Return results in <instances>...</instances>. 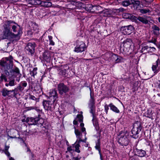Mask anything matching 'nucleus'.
Instances as JSON below:
<instances>
[{
  "label": "nucleus",
  "instance_id": "412c9836",
  "mask_svg": "<svg viewBox=\"0 0 160 160\" xmlns=\"http://www.w3.org/2000/svg\"><path fill=\"white\" fill-rule=\"evenodd\" d=\"M135 152L138 156L141 157H144L146 155V151L142 149H136Z\"/></svg>",
  "mask_w": 160,
  "mask_h": 160
},
{
  "label": "nucleus",
  "instance_id": "ddd939ff",
  "mask_svg": "<svg viewBox=\"0 0 160 160\" xmlns=\"http://www.w3.org/2000/svg\"><path fill=\"white\" fill-rule=\"evenodd\" d=\"M82 142L83 143H86L85 140H82L81 138H80L79 140H77L75 143L73 145V147L75 148V151L80 153V150H79L80 147V144Z\"/></svg>",
  "mask_w": 160,
  "mask_h": 160
},
{
  "label": "nucleus",
  "instance_id": "6e6d98bb",
  "mask_svg": "<svg viewBox=\"0 0 160 160\" xmlns=\"http://www.w3.org/2000/svg\"><path fill=\"white\" fill-rule=\"evenodd\" d=\"M105 111L106 113H107L108 112V110L109 109V108L108 106L107 105H106L105 106Z\"/></svg>",
  "mask_w": 160,
  "mask_h": 160
},
{
  "label": "nucleus",
  "instance_id": "f8f14e48",
  "mask_svg": "<svg viewBox=\"0 0 160 160\" xmlns=\"http://www.w3.org/2000/svg\"><path fill=\"white\" fill-rule=\"evenodd\" d=\"M48 97L50 100L55 102L58 98L57 91L55 89L50 90L49 93Z\"/></svg>",
  "mask_w": 160,
  "mask_h": 160
},
{
  "label": "nucleus",
  "instance_id": "69168bd1",
  "mask_svg": "<svg viewBox=\"0 0 160 160\" xmlns=\"http://www.w3.org/2000/svg\"><path fill=\"white\" fill-rule=\"evenodd\" d=\"M80 126L81 128L84 127V124L83 123H81L80 124Z\"/></svg>",
  "mask_w": 160,
  "mask_h": 160
},
{
  "label": "nucleus",
  "instance_id": "f03ea898",
  "mask_svg": "<svg viewBox=\"0 0 160 160\" xmlns=\"http://www.w3.org/2000/svg\"><path fill=\"white\" fill-rule=\"evenodd\" d=\"M16 36L9 29H4L2 34L3 39H9L12 42H15L17 41L18 40L16 38Z\"/></svg>",
  "mask_w": 160,
  "mask_h": 160
},
{
  "label": "nucleus",
  "instance_id": "c9c22d12",
  "mask_svg": "<svg viewBox=\"0 0 160 160\" xmlns=\"http://www.w3.org/2000/svg\"><path fill=\"white\" fill-rule=\"evenodd\" d=\"M43 57L44 59L47 61H49L50 60V56L48 53H44L43 54Z\"/></svg>",
  "mask_w": 160,
  "mask_h": 160
},
{
  "label": "nucleus",
  "instance_id": "f3484780",
  "mask_svg": "<svg viewBox=\"0 0 160 160\" xmlns=\"http://www.w3.org/2000/svg\"><path fill=\"white\" fill-rule=\"evenodd\" d=\"M15 22L12 20H7L5 21L3 25L4 29H9L10 30L11 28L15 23Z\"/></svg>",
  "mask_w": 160,
  "mask_h": 160
},
{
  "label": "nucleus",
  "instance_id": "603ef678",
  "mask_svg": "<svg viewBox=\"0 0 160 160\" xmlns=\"http://www.w3.org/2000/svg\"><path fill=\"white\" fill-rule=\"evenodd\" d=\"M37 108L35 107H29L27 108L26 110L27 111H28L33 109H36Z\"/></svg>",
  "mask_w": 160,
  "mask_h": 160
},
{
  "label": "nucleus",
  "instance_id": "e433bc0d",
  "mask_svg": "<svg viewBox=\"0 0 160 160\" xmlns=\"http://www.w3.org/2000/svg\"><path fill=\"white\" fill-rule=\"evenodd\" d=\"M131 2H130L128 1V0H126L123 1L122 2V5L125 7H127L130 4Z\"/></svg>",
  "mask_w": 160,
  "mask_h": 160
},
{
  "label": "nucleus",
  "instance_id": "20e7f679",
  "mask_svg": "<svg viewBox=\"0 0 160 160\" xmlns=\"http://www.w3.org/2000/svg\"><path fill=\"white\" fill-rule=\"evenodd\" d=\"M128 136L127 133L121 132L118 136V143L122 146H127L129 142Z\"/></svg>",
  "mask_w": 160,
  "mask_h": 160
},
{
  "label": "nucleus",
  "instance_id": "f257e3e1",
  "mask_svg": "<svg viewBox=\"0 0 160 160\" xmlns=\"http://www.w3.org/2000/svg\"><path fill=\"white\" fill-rule=\"evenodd\" d=\"M13 57L11 56L6 58L0 61V65L3 67L5 69H11L13 66Z\"/></svg>",
  "mask_w": 160,
  "mask_h": 160
},
{
  "label": "nucleus",
  "instance_id": "aec40b11",
  "mask_svg": "<svg viewBox=\"0 0 160 160\" xmlns=\"http://www.w3.org/2000/svg\"><path fill=\"white\" fill-rule=\"evenodd\" d=\"M131 3L133 5V8L135 9L138 10L140 9V1L131 0Z\"/></svg>",
  "mask_w": 160,
  "mask_h": 160
},
{
  "label": "nucleus",
  "instance_id": "0e129e2a",
  "mask_svg": "<svg viewBox=\"0 0 160 160\" xmlns=\"http://www.w3.org/2000/svg\"><path fill=\"white\" fill-rule=\"evenodd\" d=\"M81 130L82 132H85L86 129L84 127L82 128Z\"/></svg>",
  "mask_w": 160,
  "mask_h": 160
},
{
  "label": "nucleus",
  "instance_id": "6ab92c4d",
  "mask_svg": "<svg viewBox=\"0 0 160 160\" xmlns=\"http://www.w3.org/2000/svg\"><path fill=\"white\" fill-rule=\"evenodd\" d=\"M37 117L28 118L26 119V122L30 125H36Z\"/></svg>",
  "mask_w": 160,
  "mask_h": 160
},
{
  "label": "nucleus",
  "instance_id": "a19ab883",
  "mask_svg": "<svg viewBox=\"0 0 160 160\" xmlns=\"http://www.w3.org/2000/svg\"><path fill=\"white\" fill-rule=\"evenodd\" d=\"M153 0H141V2L142 4H145L146 3H148L152 2Z\"/></svg>",
  "mask_w": 160,
  "mask_h": 160
},
{
  "label": "nucleus",
  "instance_id": "6e6552de",
  "mask_svg": "<svg viewBox=\"0 0 160 160\" xmlns=\"http://www.w3.org/2000/svg\"><path fill=\"white\" fill-rule=\"evenodd\" d=\"M54 102L50 100H44L43 102V105L45 110L52 111L54 108V105L53 104Z\"/></svg>",
  "mask_w": 160,
  "mask_h": 160
},
{
  "label": "nucleus",
  "instance_id": "8fccbe9b",
  "mask_svg": "<svg viewBox=\"0 0 160 160\" xmlns=\"http://www.w3.org/2000/svg\"><path fill=\"white\" fill-rule=\"evenodd\" d=\"M153 112H152V111L150 110H148L147 111V117H149V116H151Z\"/></svg>",
  "mask_w": 160,
  "mask_h": 160
},
{
  "label": "nucleus",
  "instance_id": "de8ad7c7",
  "mask_svg": "<svg viewBox=\"0 0 160 160\" xmlns=\"http://www.w3.org/2000/svg\"><path fill=\"white\" fill-rule=\"evenodd\" d=\"M110 11L108 9H105L102 12V13L105 14L106 15L108 16L110 15Z\"/></svg>",
  "mask_w": 160,
  "mask_h": 160
},
{
  "label": "nucleus",
  "instance_id": "5701e85b",
  "mask_svg": "<svg viewBox=\"0 0 160 160\" xmlns=\"http://www.w3.org/2000/svg\"><path fill=\"white\" fill-rule=\"evenodd\" d=\"M90 90V99L89 101L88 105H95V100L94 98L93 94L92 93L91 88Z\"/></svg>",
  "mask_w": 160,
  "mask_h": 160
},
{
  "label": "nucleus",
  "instance_id": "338daca9",
  "mask_svg": "<svg viewBox=\"0 0 160 160\" xmlns=\"http://www.w3.org/2000/svg\"><path fill=\"white\" fill-rule=\"evenodd\" d=\"M9 160H15L12 157H9Z\"/></svg>",
  "mask_w": 160,
  "mask_h": 160
},
{
  "label": "nucleus",
  "instance_id": "ea45409f",
  "mask_svg": "<svg viewBox=\"0 0 160 160\" xmlns=\"http://www.w3.org/2000/svg\"><path fill=\"white\" fill-rule=\"evenodd\" d=\"M32 29L34 31H35L37 30H38V26L36 23H33L32 25Z\"/></svg>",
  "mask_w": 160,
  "mask_h": 160
},
{
  "label": "nucleus",
  "instance_id": "dca6fc26",
  "mask_svg": "<svg viewBox=\"0 0 160 160\" xmlns=\"http://www.w3.org/2000/svg\"><path fill=\"white\" fill-rule=\"evenodd\" d=\"M155 50V48L154 47H149L148 46L143 45L142 46L141 51L142 52L145 53L149 51H154Z\"/></svg>",
  "mask_w": 160,
  "mask_h": 160
},
{
  "label": "nucleus",
  "instance_id": "c756f323",
  "mask_svg": "<svg viewBox=\"0 0 160 160\" xmlns=\"http://www.w3.org/2000/svg\"><path fill=\"white\" fill-rule=\"evenodd\" d=\"M10 73H12L15 72L16 74H20V71L18 68L15 67L13 69H11L10 71Z\"/></svg>",
  "mask_w": 160,
  "mask_h": 160
},
{
  "label": "nucleus",
  "instance_id": "423d86ee",
  "mask_svg": "<svg viewBox=\"0 0 160 160\" xmlns=\"http://www.w3.org/2000/svg\"><path fill=\"white\" fill-rule=\"evenodd\" d=\"M142 128L141 124L140 122H138L135 123L131 131L132 137L135 138H137L138 137L137 134L141 131Z\"/></svg>",
  "mask_w": 160,
  "mask_h": 160
},
{
  "label": "nucleus",
  "instance_id": "4468645a",
  "mask_svg": "<svg viewBox=\"0 0 160 160\" xmlns=\"http://www.w3.org/2000/svg\"><path fill=\"white\" fill-rule=\"evenodd\" d=\"M117 55L116 54L111 55L109 53H107L105 54L104 58L106 60H108L109 61L112 60L115 62L117 57Z\"/></svg>",
  "mask_w": 160,
  "mask_h": 160
},
{
  "label": "nucleus",
  "instance_id": "f704fd0d",
  "mask_svg": "<svg viewBox=\"0 0 160 160\" xmlns=\"http://www.w3.org/2000/svg\"><path fill=\"white\" fill-rule=\"evenodd\" d=\"M37 68H34L33 70L30 71V74L31 75L32 77H33V78H34V76L37 74Z\"/></svg>",
  "mask_w": 160,
  "mask_h": 160
},
{
  "label": "nucleus",
  "instance_id": "473e14b6",
  "mask_svg": "<svg viewBox=\"0 0 160 160\" xmlns=\"http://www.w3.org/2000/svg\"><path fill=\"white\" fill-rule=\"evenodd\" d=\"M93 117V119H92V121L93 122V125L97 128L98 127V122L97 119L95 118V116L94 115V117Z\"/></svg>",
  "mask_w": 160,
  "mask_h": 160
},
{
  "label": "nucleus",
  "instance_id": "4d7b16f0",
  "mask_svg": "<svg viewBox=\"0 0 160 160\" xmlns=\"http://www.w3.org/2000/svg\"><path fill=\"white\" fill-rule=\"evenodd\" d=\"M5 153L9 157H10V153L8 151H5Z\"/></svg>",
  "mask_w": 160,
  "mask_h": 160
},
{
  "label": "nucleus",
  "instance_id": "a211bd4d",
  "mask_svg": "<svg viewBox=\"0 0 160 160\" xmlns=\"http://www.w3.org/2000/svg\"><path fill=\"white\" fill-rule=\"evenodd\" d=\"M48 0H43L42 1L40 0V4L41 6L46 8H48L51 7L52 4L51 2H49Z\"/></svg>",
  "mask_w": 160,
  "mask_h": 160
},
{
  "label": "nucleus",
  "instance_id": "7c9ffc66",
  "mask_svg": "<svg viewBox=\"0 0 160 160\" xmlns=\"http://www.w3.org/2000/svg\"><path fill=\"white\" fill-rule=\"evenodd\" d=\"M29 3L32 5H39V0H28Z\"/></svg>",
  "mask_w": 160,
  "mask_h": 160
},
{
  "label": "nucleus",
  "instance_id": "680f3d73",
  "mask_svg": "<svg viewBox=\"0 0 160 160\" xmlns=\"http://www.w3.org/2000/svg\"><path fill=\"white\" fill-rule=\"evenodd\" d=\"M9 146H7V145L5 146V150L6 151H8V149H9Z\"/></svg>",
  "mask_w": 160,
  "mask_h": 160
},
{
  "label": "nucleus",
  "instance_id": "1a4fd4ad",
  "mask_svg": "<svg viewBox=\"0 0 160 160\" xmlns=\"http://www.w3.org/2000/svg\"><path fill=\"white\" fill-rule=\"evenodd\" d=\"M134 29L132 25H129L121 27L120 30L124 35H129L133 31Z\"/></svg>",
  "mask_w": 160,
  "mask_h": 160
},
{
  "label": "nucleus",
  "instance_id": "9b49d317",
  "mask_svg": "<svg viewBox=\"0 0 160 160\" xmlns=\"http://www.w3.org/2000/svg\"><path fill=\"white\" fill-rule=\"evenodd\" d=\"M36 46V44L35 42H29L25 47V49L30 54H32L35 52Z\"/></svg>",
  "mask_w": 160,
  "mask_h": 160
},
{
  "label": "nucleus",
  "instance_id": "cd10ccee",
  "mask_svg": "<svg viewBox=\"0 0 160 160\" xmlns=\"http://www.w3.org/2000/svg\"><path fill=\"white\" fill-rule=\"evenodd\" d=\"M74 128L75 129L74 132L76 136V137L78 138V139L77 140H79L80 138H81L80 136H82V134L78 129H76L75 127H74Z\"/></svg>",
  "mask_w": 160,
  "mask_h": 160
},
{
  "label": "nucleus",
  "instance_id": "c03bdc74",
  "mask_svg": "<svg viewBox=\"0 0 160 160\" xmlns=\"http://www.w3.org/2000/svg\"><path fill=\"white\" fill-rule=\"evenodd\" d=\"M140 12L142 13H146L150 12L149 9H141Z\"/></svg>",
  "mask_w": 160,
  "mask_h": 160
},
{
  "label": "nucleus",
  "instance_id": "72a5a7b5",
  "mask_svg": "<svg viewBox=\"0 0 160 160\" xmlns=\"http://www.w3.org/2000/svg\"><path fill=\"white\" fill-rule=\"evenodd\" d=\"M0 82H2L4 81L5 82H7L8 81L7 78L6 77V76L5 75H4L3 74H2L1 76L0 77Z\"/></svg>",
  "mask_w": 160,
  "mask_h": 160
},
{
  "label": "nucleus",
  "instance_id": "e2e57ef3",
  "mask_svg": "<svg viewBox=\"0 0 160 160\" xmlns=\"http://www.w3.org/2000/svg\"><path fill=\"white\" fill-rule=\"evenodd\" d=\"M73 124L75 125H77L78 124V122L77 121L74 120L73 121Z\"/></svg>",
  "mask_w": 160,
  "mask_h": 160
},
{
  "label": "nucleus",
  "instance_id": "39448f33",
  "mask_svg": "<svg viewBox=\"0 0 160 160\" xmlns=\"http://www.w3.org/2000/svg\"><path fill=\"white\" fill-rule=\"evenodd\" d=\"M22 29L21 27L17 23L15 22L12 27L11 31L14 32H17V34H15L16 36V38L18 41L20 39L21 35L22 33Z\"/></svg>",
  "mask_w": 160,
  "mask_h": 160
},
{
  "label": "nucleus",
  "instance_id": "9d476101",
  "mask_svg": "<svg viewBox=\"0 0 160 160\" xmlns=\"http://www.w3.org/2000/svg\"><path fill=\"white\" fill-rule=\"evenodd\" d=\"M58 89L59 94L61 95L68 92L69 90V87L63 83L59 84L58 86Z\"/></svg>",
  "mask_w": 160,
  "mask_h": 160
},
{
  "label": "nucleus",
  "instance_id": "4c0bfd02",
  "mask_svg": "<svg viewBox=\"0 0 160 160\" xmlns=\"http://www.w3.org/2000/svg\"><path fill=\"white\" fill-rule=\"evenodd\" d=\"M123 58L117 55V57L116 60L115 62V63H119L122 61Z\"/></svg>",
  "mask_w": 160,
  "mask_h": 160
},
{
  "label": "nucleus",
  "instance_id": "774afa93",
  "mask_svg": "<svg viewBox=\"0 0 160 160\" xmlns=\"http://www.w3.org/2000/svg\"><path fill=\"white\" fill-rule=\"evenodd\" d=\"M5 85V86L6 87H8L9 86V83H6Z\"/></svg>",
  "mask_w": 160,
  "mask_h": 160
},
{
  "label": "nucleus",
  "instance_id": "7ed1b4c3",
  "mask_svg": "<svg viewBox=\"0 0 160 160\" xmlns=\"http://www.w3.org/2000/svg\"><path fill=\"white\" fill-rule=\"evenodd\" d=\"M132 40L130 38H127L123 42V45L121 47V50H122L125 53H130L132 51Z\"/></svg>",
  "mask_w": 160,
  "mask_h": 160
},
{
  "label": "nucleus",
  "instance_id": "b1692460",
  "mask_svg": "<svg viewBox=\"0 0 160 160\" xmlns=\"http://www.w3.org/2000/svg\"><path fill=\"white\" fill-rule=\"evenodd\" d=\"M41 115H38V116L37 118V124L38 126L41 127L42 126L44 122V120L42 118H41L40 117Z\"/></svg>",
  "mask_w": 160,
  "mask_h": 160
},
{
  "label": "nucleus",
  "instance_id": "58836bf2",
  "mask_svg": "<svg viewBox=\"0 0 160 160\" xmlns=\"http://www.w3.org/2000/svg\"><path fill=\"white\" fill-rule=\"evenodd\" d=\"M29 99L35 101L36 102L39 101V99L37 98H36L34 96L31 95H29Z\"/></svg>",
  "mask_w": 160,
  "mask_h": 160
},
{
  "label": "nucleus",
  "instance_id": "864d4df0",
  "mask_svg": "<svg viewBox=\"0 0 160 160\" xmlns=\"http://www.w3.org/2000/svg\"><path fill=\"white\" fill-rule=\"evenodd\" d=\"M11 75L14 78L17 76L18 75L19 77H20L21 76V74H16L15 73V72H14L12 73H10Z\"/></svg>",
  "mask_w": 160,
  "mask_h": 160
},
{
  "label": "nucleus",
  "instance_id": "5fc2aeb1",
  "mask_svg": "<svg viewBox=\"0 0 160 160\" xmlns=\"http://www.w3.org/2000/svg\"><path fill=\"white\" fill-rule=\"evenodd\" d=\"M156 86L160 89V80H158L156 84Z\"/></svg>",
  "mask_w": 160,
  "mask_h": 160
},
{
  "label": "nucleus",
  "instance_id": "a878e982",
  "mask_svg": "<svg viewBox=\"0 0 160 160\" xmlns=\"http://www.w3.org/2000/svg\"><path fill=\"white\" fill-rule=\"evenodd\" d=\"M109 106L110 107V109L113 112L119 113L120 112L118 109L112 103H110L109 105Z\"/></svg>",
  "mask_w": 160,
  "mask_h": 160
},
{
  "label": "nucleus",
  "instance_id": "bb28decb",
  "mask_svg": "<svg viewBox=\"0 0 160 160\" xmlns=\"http://www.w3.org/2000/svg\"><path fill=\"white\" fill-rule=\"evenodd\" d=\"M89 108L90 110V112L92 114V117L95 115V105H88Z\"/></svg>",
  "mask_w": 160,
  "mask_h": 160
},
{
  "label": "nucleus",
  "instance_id": "0eeeda50",
  "mask_svg": "<svg viewBox=\"0 0 160 160\" xmlns=\"http://www.w3.org/2000/svg\"><path fill=\"white\" fill-rule=\"evenodd\" d=\"M86 48V45L84 42L78 41L74 51L77 52H82L84 51Z\"/></svg>",
  "mask_w": 160,
  "mask_h": 160
},
{
  "label": "nucleus",
  "instance_id": "09e8293b",
  "mask_svg": "<svg viewBox=\"0 0 160 160\" xmlns=\"http://www.w3.org/2000/svg\"><path fill=\"white\" fill-rule=\"evenodd\" d=\"M18 87L15 88L14 89L12 90V92H13V96H15L17 94V92H18Z\"/></svg>",
  "mask_w": 160,
  "mask_h": 160
},
{
  "label": "nucleus",
  "instance_id": "2eb2a0df",
  "mask_svg": "<svg viewBox=\"0 0 160 160\" xmlns=\"http://www.w3.org/2000/svg\"><path fill=\"white\" fill-rule=\"evenodd\" d=\"M159 64L160 65V61L159 59H158L152 66V69L155 74L158 73L159 71L160 68L158 66Z\"/></svg>",
  "mask_w": 160,
  "mask_h": 160
},
{
  "label": "nucleus",
  "instance_id": "393cba45",
  "mask_svg": "<svg viewBox=\"0 0 160 160\" xmlns=\"http://www.w3.org/2000/svg\"><path fill=\"white\" fill-rule=\"evenodd\" d=\"M100 142L99 140H98V141L96 142V146H95V148L98 150L99 152V153L100 156V159L102 160V157L101 153V149L100 147Z\"/></svg>",
  "mask_w": 160,
  "mask_h": 160
},
{
  "label": "nucleus",
  "instance_id": "49530a36",
  "mask_svg": "<svg viewBox=\"0 0 160 160\" xmlns=\"http://www.w3.org/2000/svg\"><path fill=\"white\" fill-rule=\"evenodd\" d=\"M20 85L24 88L27 85V83L26 81H23L21 82Z\"/></svg>",
  "mask_w": 160,
  "mask_h": 160
},
{
  "label": "nucleus",
  "instance_id": "3c124183",
  "mask_svg": "<svg viewBox=\"0 0 160 160\" xmlns=\"http://www.w3.org/2000/svg\"><path fill=\"white\" fill-rule=\"evenodd\" d=\"M17 87L18 90L20 92H22L24 89V88L21 85H20V84H19Z\"/></svg>",
  "mask_w": 160,
  "mask_h": 160
},
{
  "label": "nucleus",
  "instance_id": "052dcab7",
  "mask_svg": "<svg viewBox=\"0 0 160 160\" xmlns=\"http://www.w3.org/2000/svg\"><path fill=\"white\" fill-rule=\"evenodd\" d=\"M67 150L68 151H72V147H69L67 148Z\"/></svg>",
  "mask_w": 160,
  "mask_h": 160
},
{
  "label": "nucleus",
  "instance_id": "37998d69",
  "mask_svg": "<svg viewBox=\"0 0 160 160\" xmlns=\"http://www.w3.org/2000/svg\"><path fill=\"white\" fill-rule=\"evenodd\" d=\"M15 80L14 79L11 80L9 82V84L10 86H13L15 85Z\"/></svg>",
  "mask_w": 160,
  "mask_h": 160
},
{
  "label": "nucleus",
  "instance_id": "79ce46f5",
  "mask_svg": "<svg viewBox=\"0 0 160 160\" xmlns=\"http://www.w3.org/2000/svg\"><path fill=\"white\" fill-rule=\"evenodd\" d=\"M48 38L49 40V44L51 45H54L55 43L52 40V37L51 36H48Z\"/></svg>",
  "mask_w": 160,
  "mask_h": 160
},
{
  "label": "nucleus",
  "instance_id": "c85d7f7f",
  "mask_svg": "<svg viewBox=\"0 0 160 160\" xmlns=\"http://www.w3.org/2000/svg\"><path fill=\"white\" fill-rule=\"evenodd\" d=\"M137 19L143 23L147 24L148 22V20L145 18L142 17H139L137 18Z\"/></svg>",
  "mask_w": 160,
  "mask_h": 160
},
{
  "label": "nucleus",
  "instance_id": "13d9d810",
  "mask_svg": "<svg viewBox=\"0 0 160 160\" xmlns=\"http://www.w3.org/2000/svg\"><path fill=\"white\" fill-rule=\"evenodd\" d=\"M7 70L8 69H5L4 70V72L6 74V75L8 76L10 74V73Z\"/></svg>",
  "mask_w": 160,
  "mask_h": 160
},
{
  "label": "nucleus",
  "instance_id": "2f4dec72",
  "mask_svg": "<svg viewBox=\"0 0 160 160\" xmlns=\"http://www.w3.org/2000/svg\"><path fill=\"white\" fill-rule=\"evenodd\" d=\"M153 32L156 35H158L159 34V28L156 25H155L153 27Z\"/></svg>",
  "mask_w": 160,
  "mask_h": 160
},
{
  "label": "nucleus",
  "instance_id": "a18cd8bd",
  "mask_svg": "<svg viewBox=\"0 0 160 160\" xmlns=\"http://www.w3.org/2000/svg\"><path fill=\"white\" fill-rule=\"evenodd\" d=\"M78 120L80 122H82L83 121V116L81 114H78L77 116Z\"/></svg>",
  "mask_w": 160,
  "mask_h": 160
},
{
  "label": "nucleus",
  "instance_id": "bf43d9fd",
  "mask_svg": "<svg viewBox=\"0 0 160 160\" xmlns=\"http://www.w3.org/2000/svg\"><path fill=\"white\" fill-rule=\"evenodd\" d=\"M81 158V157H80V158H78V157H73V158H72V160H80V159Z\"/></svg>",
  "mask_w": 160,
  "mask_h": 160
},
{
  "label": "nucleus",
  "instance_id": "4be33fe9",
  "mask_svg": "<svg viewBox=\"0 0 160 160\" xmlns=\"http://www.w3.org/2000/svg\"><path fill=\"white\" fill-rule=\"evenodd\" d=\"M2 95L4 97L8 96L11 97L12 95H11V93L12 92L11 90H8L6 88H3L1 91Z\"/></svg>",
  "mask_w": 160,
  "mask_h": 160
}]
</instances>
